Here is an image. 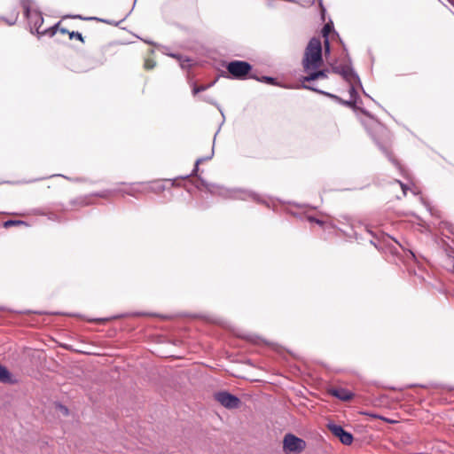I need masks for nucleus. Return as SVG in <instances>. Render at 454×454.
<instances>
[{"mask_svg": "<svg viewBox=\"0 0 454 454\" xmlns=\"http://www.w3.org/2000/svg\"><path fill=\"white\" fill-rule=\"evenodd\" d=\"M323 64L322 43L319 38L313 37L309 40L304 51L302 67L304 72L318 69Z\"/></svg>", "mask_w": 454, "mask_h": 454, "instance_id": "1", "label": "nucleus"}, {"mask_svg": "<svg viewBox=\"0 0 454 454\" xmlns=\"http://www.w3.org/2000/svg\"><path fill=\"white\" fill-rule=\"evenodd\" d=\"M306 448V442L293 434H286L283 440L286 453H301Z\"/></svg>", "mask_w": 454, "mask_h": 454, "instance_id": "2", "label": "nucleus"}, {"mask_svg": "<svg viewBox=\"0 0 454 454\" xmlns=\"http://www.w3.org/2000/svg\"><path fill=\"white\" fill-rule=\"evenodd\" d=\"M228 72L235 79H245L252 69V66L243 60H233L228 63L226 67Z\"/></svg>", "mask_w": 454, "mask_h": 454, "instance_id": "3", "label": "nucleus"}, {"mask_svg": "<svg viewBox=\"0 0 454 454\" xmlns=\"http://www.w3.org/2000/svg\"><path fill=\"white\" fill-rule=\"evenodd\" d=\"M302 88L307 89V90H313V91H316V92H318V93L325 95V96H327L329 98H334L336 100H339L343 105H346V106H354L356 104V100H357V98H358V94H357L356 90V88L354 86V82L349 83V86H348L349 99L347 100V101H342V100H340V98L339 97H337V96H335L333 94H331V93L320 90H318L317 88H314V87H312L310 85L302 84Z\"/></svg>", "mask_w": 454, "mask_h": 454, "instance_id": "4", "label": "nucleus"}, {"mask_svg": "<svg viewBox=\"0 0 454 454\" xmlns=\"http://www.w3.org/2000/svg\"><path fill=\"white\" fill-rule=\"evenodd\" d=\"M123 188L114 189V192L121 194V196L129 195L132 197H138L139 194H145L144 183H133V184H121Z\"/></svg>", "mask_w": 454, "mask_h": 454, "instance_id": "5", "label": "nucleus"}, {"mask_svg": "<svg viewBox=\"0 0 454 454\" xmlns=\"http://www.w3.org/2000/svg\"><path fill=\"white\" fill-rule=\"evenodd\" d=\"M215 397L218 403L228 409L238 408L240 404L239 397L225 391L216 393Z\"/></svg>", "mask_w": 454, "mask_h": 454, "instance_id": "6", "label": "nucleus"}, {"mask_svg": "<svg viewBox=\"0 0 454 454\" xmlns=\"http://www.w3.org/2000/svg\"><path fill=\"white\" fill-rule=\"evenodd\" d=\"M329 431L336 437L339 438L341 443L345 445H350L353 442V435L349 432L344 430V428L337 424L329 423L327 425Z\"/></svg>", "mask_w": 454, "mask_h": 454, "instance_id": "7", "label": "nucleus"}, {"mask_svg": "<svg viewBox=\"0 0 454 454\" xmlns=\"http://www.w3.org/2000/svg\"><path fill=\"white\" fill-rule=\"evenodd\" d=\"M336 74H340L348 83L359 81L357 74L348 65H342L333 68Z\"/></svg>", "mask_w": 454, "mask_h": 454, "instance_id": "8", "label": "nucleus"}, {"mask_svg": "<svg viewBox=\"0 0 454 454\" xmlns=\"http://www.w3.org/2000/svg\"><path fill=\"white\" fill-rule=\"evenodd\" d=\"M329 393L333 396H334L341 401H349L354 396V394L352 392H350L349 390L343 388V387L332 388L329 390Z\"/></svg>", "mask_w": 454, "mask_h": 454, "instance_id": "9", "label": "nucleus"}, {"mask_svg": "<svg viewBox=\"0 0 454 454\" xmlns=\"http://www.w3.org/2000/svg\"><path fill=\"white\" fill-rule=\"evenodd\" d=\"M0 382L4 384L14 385L18 383V380L5 366L0 364Z\"/></svg>", "mask_w": 454, "mask_h": 454, "instance_id": "10", "label": "nucleus"}, {"mask_svg": "<svg viewBox=\"0 0 454 454\" xmlns=\"http://www.w3.org/2000/svg\"><path fill=\"white\" fill-rule=\"evenodd\" d=\"M308 75L301 78V82H311L317 79H325L327 78V70H318L313 69L310 72H307Z\"/></svg>", "mask_w": 454, "mask_h": 454, "instance_id": "11", "label": "nucleus"}, {"mask_svg": "<svg viewBox=\"0 0 454 454\" xmlns=\"http://www.w3.org/2000/svg\"><path fill=\"white\" fill-rule=\"evenodd\" d=\"M145 193H159L165 190V185L161 182L144 183Z\"/></svg>", "mask_w": 454, "mask_h": 454, "instance_id": "12", "label": "nucleus"}, {"mask_svg": "<svg viewBox=\"0 0 454 454\" xmlns=\"http://www.w3.org/2000/svg\"><path fill=\"white\" fill-rule=\"evenodd\" d=\"M331 29H332V27L329 24H325L322 29V35L325 38L324 43H325V54L330 53V43H329L328 35H329Z\"/></svg>", "mask_w": 454, "mask_h": 454, "instance_id": "13", "label": "nucleus"}, {"mask_svg": "<svg viewBox=\"0 0 454 454\" xmlns=\"http://www.w3.org/2000/svg\"><path fill=\"white\" fill-rule=\"evenodd\" d=\"M20 225L27 226V224L26 222L20 221V220H7L3 223V226L4 228H10L12 226H20Z\"/></svg>", "mask_w": 454, "mask_h": 454, "instance_id": "14", "label": "nucleus"}, {"mask_svg": "<svg viewBox=\"0 0 454 454\" xmlns=\"http://www.w3.org/2000/svg\"><path fill=\"white\" fill-rule=\"evenodd\" d=\"M211 158H212V155H210V156H208V157H206V158H199V159H197V160H196V162H195L194 168H193L192 172L191 173V176H195V175L197 174V172H198V170H199V165H200V163H202L203 161H205V160H209V159H211ZM189 176H190V175L185 176H184L183 178L184 179V178H187V177H189Z\"/></svg>", "mask_w": 454, "mask_h": 454, "instance_id": "15", "label": "nucleus"}, {"mask_svg": "<svg viewBox=\"0 0 454 454\" xmlns=\"http://www.w3.org/2000/svg\"><path fill=\"white\" fill-rule=\"evenodd\" d=\"M170 56L180 61V65H181L182 68H185L186 67L190 66V64H189V62L191 61L190 59L186 58V59H183L182 56L178 55V54H170Z\"/></svg>", "mask_w": 454, "mask_h": 454, "instance_id": "16", "label": "nucleus"}, {"mask_svg": "<svg viewBox=\"0 0 454 454\" xmlns=\"http://www.w3.org/2000/svg\"><path fill=\"white\" fill-rule=\"evenodd\" d=\"M115 194H117V192H114V190H106V191L100 192L98 193H96V196L100 197V198H109L110 196L115 195Z\"/></svg>", "mask_w": 454, "mask_h": 454, "instance_id": "17", "label": "nucleus"}, {"mask_svg": "<svg viewBox=\"0 0 454 454\" xmlns=\"http://www.w3.org/2000/svg\"><path fill=\"white\" fill-rule=\"evenodd\" d=\"M211 86V84H207V85H200V86H196L194 85L193 86V89H192V93L193 95H196L200 92H202L204 90H206L207 89H208L209 87Z\"/></svg>", "mask_w": 454, "mask_h": 454, "instance_id": "18", "label": "nucleus"}, {"mask_svg": "<svg viewBox=\"0 0 454 454\" xmlns=\"http://www.w3.org/2000/svg\"><path fill=\"white\" fill-rule=\"evenodd\" d=\"M69 38L70 39L76 38L79 41L83 42L82 35L80 32H74V31L70 32L69 33Z\"/></svg>", "mask_w": 454, "mask_h": 454, "instance_id": "19", "label": "nucleus"}, {"mask_svg": "<svg viewBox=\"0 0 454 454\" xmlns=\"http://www.w3.org/2000/svg\"><path fill=\"white\" fill-rule=\"evenodd\" d=\"M24 16L28 18V0H21Z\"/></svg>", "mask_w": 454, "mask_h": 454, "instance_id": "20", "label": "nucleus"}, {"mask_svg": "<svg viewBox=\"0 0 454 454\" xmlns=\"http://www.w3.org/2000/svg\"><path fill=\"white\" fill-rule=\"evenodd\" d=\"M59 22L57 23L52 28H51V35H54L56 33V30L59 29ZM59 31L62 33V34H68L69 35V31L66 28H59Z\"/></svg>", "mask_w": 454, "mask_h": 454, "instance_id": "21", "label": "nucleus"}, {"mask_svg": "<svg viewBox=\"0 0 454 454\" xmlns=\"http://www.w3.org/2000/svg\"><path fill=\"white\" fill-rule=\"evenodd\" d=\"M72 18H74V19H80V20H99V21H102V22H106L105 20L98 19V18H95V17L83 18L81 15H74V16H72Z\"/></svg>", "mask_w": 454, "mask_h": 454, "instance_id": "22", "label": "nucleus"}, {"mask_svg": "<svg viewBox=\"0 0 454 454\" xmlns=\"http://www.w3.org/2000/svg\"><path fill=\"white\" fill-rule=\"evenodd\" d=\"M258 80L266 82L267 83H270V84H275V79L272 77L262 76V79H258Z\"/></svg>", "mask_w": 454, "mask_h": 454, "instance_id": "23", "label": "nucleus"}, {"mask_svg": "<svg viewBox=\"0 0 454 454\" xmlns=\"http://www.w3.org/2000/svg\"><path fill=\"white\" fill-rule=\"evenodd\" d=\"M391 161L393 162V164L396 167V168L400 171V172H403V168L402 167V165L400 164V162L395 160V159H390Z\"/></svg>", "mask_w": 454, "mask_h": 454, "instance_id": "24", "label": "nucleus"}, {"mask_svg": "<svg viewBox=\"0 0 454 454\" xmlns=\"http://www.w3.org/2000/svg\"><path fill=\"white\" fill-rule=\"evenodd\" d=\"M398 183L400 184L401 188H402V190H403V194L405 195V194H406V191H407V185H406V184H403V183H402V182H400V181H398Z\"/></svg>", "mask_w": 454, "mask_h": 454, "instance_id": "25", "label": "nucleus"}, {"mask_svg": "<svg viewBox=\"0 0 454 454\" xmlns=\"http://www.w3.org/2000/svg\"><path fill=\"white\" fill-rule=\"evenodd\" d=\"M59 409L60 411L64 413V414H68V409L63 405H59Z\"/></svg>", "mask_w": 454, "mask_h": 454, "instance_id": "26", "label": "nucleus"}, {"mask_svg": "<svg viewBox=\"0 0 454 454\" xmlns=\"http://www.w3.org/2000/svg\"><path fill=\"white\" fill-rule=\"evenodd\" d=\"M16 20H17V17H15V19H14L12 21H9V20H7V23H8L9 25H13V24L15 23Z\"/></svg>", "mask_w": 454, "mask_h": 454, "instance_id": "27", "label": "nucleus"}, {"mask_svg": "<svg viewBox=\"0 0 454 454\" xmlns=\"http://www.w3.org/2000/svg\"><path fill=\"white\" fill-rule=\"evenodd\" d=\"M168 181H169V182H171V185H172V186H173V185H175V184H176V179H174V180H168Z\"/></svg>", "mask_w": 454, "mask_h": 454, "instance_id": "28", "label": "nucleus"}, {"mask_svg": "<svg viewBox=\"0 0 454 454\" xmlns=\"http://www.w3.org/2000/svg\"><path fill=\"white\" fill-rule=\"evenodd\" d=\"M317 223H321L322 222L320 220L316 221Z\"/></svg>", "mask_w": 454, "mask_h": 454, "instance_id": "29", "label": "nucleus"}]
</instances>
